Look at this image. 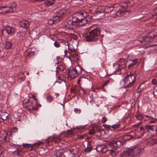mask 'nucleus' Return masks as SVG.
<instances>
[{
	"label": "nucleus",
	"mask_w": 157,
	"mask_h": 157,
	"mask_svg": "<svg viewBox=\"0 0 157 157\" xmlns=\"http://www.w3.org/2000/svg\"><path fill=\"white\" fill-rule=\"evenodd\" d=\"M124 141L122 138L114 139L109 143V145L111 148V149H107L105 145L102 144L97 146L96 149L98 152L101 153L107 152L112 157H115L118 153L117 148L124 144Z\"/></svg>",
	"instance_id": "nucleus-1"
},
{
	"label": "nucleus",
	"mask_w": 157,
	"mask_h": 157,
	"mask_svg": "<svg viewBox=\"0 0 157 157\" xmlns=\"http://www.w3.org/2000/svg\"><path fill=\"white\" fill-rule=\"evenodd\" d=\"M144 148L143 147H132L122 153L121 155V157H138L144 153Z\"/></svg>",
	"instance_id": "nucleus-2"
},
{
	"label": "nucleus",
	"mask_w": 157,
	"mask_h": 157,
	"mask_svg": "<svg viewBox=\"0 0 157 157\" xmlns=\"http://www.w3.org/2000/svg\"><path fill=\"white\" fill-rule=\"evenodd\" d=\"M101 30L99 28H95L89 30L86 33L85 36L86 41L93 42L97 41L100 35Z\"/></svg>",
	"instance_id": "nucleus-3"
},
{
	"label": "nucleus",
	"mask_w": 157,
	"mask_h": 157,
	"mask_svg": "<svg viewBox=\"0 0 157 157\" xmlns=\"http://www.w3.org/2000/svg\"><path fill=\"white\" fill-rule=\"evenodd\" d=\"M140 134V133L138 132L137 131H136L135 132H129V134L124 136L123 138L120 137L119 138H116L115 139H118L122 138L124 142V144L126 141L130 140L132 139H136L140 138L143 135H141Z\"/></svg>",
	"instance_id": "nucleus-4"
},
{
	"label": "nucleus",
	"mask_w": 157,
	"mask_h": 157,
	"mask_svg": "<svg viewBox=\"0 0 157 157\" xmlns=\"http://www.w3.org/2000/svg\"><path fill=\"white\" fill-rule=\"evenodd\" d=\"M63 24L65 27L70 29L73 30L78 26V22L72 17V19L67 20L63 22Z\"/></svg>",
	"instance_id": "nucleus-5"
},
{
	"label": "nucleus",
	"mask_w": 157,
	"mask_h": 157,
	"mask_svg": "<svg viewBox=\"0 0 157 157\" xmlns=\"http://www.w3.org/2000/svg\"><path fill=\"white\" fill-rule=\"evenodd\" d=\"M16 6L15 2H12L10 6L0 7V10H2L1 13H14L16 10Z\"/></svg>",
	"instance_id": "nucleus-6"
},
{
	"label": "nucleus",
	"mask_w": 157,
	"mask_h": 157,
	"mask_svg": "<svg viewBox=\"0 0 157 157\" xmlns=\"http://www.w3.org/2000/svg\"><path fill=\"white\" fill-rule=\"evenodd\" d=\"M23 106L25 108H26L29 110H37L36 106L34 105V101L25 100L23 101Z\"/></svg>",
	"instance_id": "nucleus-7"
},
{
	"label": "nucleus",
	"mask_w": 157,
	"mask_h": 157,
	"mask_svg": "<svg viewBox=\"0 0 157 157\" xmlns=\"http://www.w3.org/2000/svg\"><path fill=\"white\" fill-rule=\"evenodd\" d=\"M156 35V34L155 35L153 33L150 32L146 36H143L142 40H138L141 43L145 44L147 43L152 41Z\"/></svg>",
	"instance_id": "nucleus-8"
},
{
	"label": "nucleus",
	"mask_w": 157,
	"mask_h": 157,
	"mask_svg": "<svg viewBox=\"0 0 157 157\" xmlns=\"http://www.w3.org/2000/svg\"><path fill=\"white\" fill-rule=\"evenodd\" d=\"M86 13L84 12H77L73 15V17L79 23V21L82 20V18L86 16Z\"/></svg>",
	"instance_id": "nucleus-9"
},
{
	"label": "nucleus",
	"mask_w": 157,
	"mask_h": 157,
	"mask_svg": "<svg viewBox=\"0 0 157 157\" xmlns=\"http://www.w3.org/2000/svg\"><path fill=\"white\" fill-rule=\"evenodd\" d=\"M92 17L90 15L87 16L86 14V16L84 17L83 18H82L80 21L78 23V26H82L85 25L86 24L90 23L92 20Z\"/></svg>",
	"instance_id": "nucleus-10"
},
{
	"label": "nucleus",
	"mask_w": 157,
	"mask_h": 157,
	"mask_svg": "<svg viewBox=\"0 0 157 157\" xmlns=\"http://www.w3.org/2000/svg\"><path fill=\"white\" fill-rule=\"evenodd\" d=\"M71 10L69 9H62L56 12L55 13L62 18L65 15L69 14Z\"/></svg>",
	"instance_id": "nucleus-11"
},
{
	"label": "nucleus",
	"mask_w": 157,
	"mask_h": 157,
	"mask_svg": "<svg viewBox=\"0 0 157 157\" xmlns=\"http://www.w3.org/2000/svg\"><path fill=\"white\" fill-rule=\"evenodd\" d=\"M4 134L5 136L1 135L0 136V144H2L5 142H10L11 140L9 136L7 135V132H5Z\"/></svg>",
	"instance_id": "nucleus-12"
},
{
	"label": "nucleus",
	"mask_w": 157,
	"mask_h": 157,
	"mask_svg": "<svg viewBox=\"0 0 157 157\" xmlns=\"http://www.w3.org/2000/svg\"><path fill=\"white\" fill-rule=\"evenodd\" d=\"M124 81L135 82L136 81V76L133 73H130L129 74H127V76L123 79Z\"/></svg>",
	"instance_id": "nucleus-13"
},
{
	"label": "nucleus",
	"mask_w": 157,
	"mask_h": 157,
	"mask_svg": "<svg viewBox=\"0 0 157 157\" xmlns=\"http://www.w3.org/2000/svg\"><path fill=\"white\" fill-rule=\"evenodd\" d=\"M76 73L75 71V68H70L67 74V77H69L72 78H75L78 76Z\"/></svg>",
	"instance_id": "nucleus-14"
},
{
	"label": "nucleus",
	"mask_w": 157,
	"mask_h": 157,
	"mask_svg": "<svg viewBox=\"0 0 157 157\" xmlns=\"http://www.w3.org/2000/svg\"><path fill=\"white\" fill-rule=\"evenodd\" d=\"M95 130V134L98 137H100L101 136L102 132H104V130L102 128V127L101 126H96L94 128Z\"/></svg>",
	"instance_id": "nucleus-15"
},
{
	"label": "nucleus",
	"mask_w": 157,
	"mask_h": 157,
	"mask_svg": "<svg viewBox=\"0 0 157 157\" xmlns=\"http://www.w3.org/2000/svg\"><path fill=\"white\" fill-rule=\"evenodd\" d=\"M20 25L21 27L26 29L28 28L30 25L29 21L25 20L21 21L20 22Z\"/></svg>",
	"instance_id": "nucleus-16"
},
{
	"label": "nucleus",
	"mask_w": 157,
	"mask_h": 157,
	"mask_svg": "<svg viewBox=\"0 0 157 157\" xmlns=\"http://www.w3.org/2000/svg\"><path fill=\"white\" fill-rule=\"evenodd\" d=\"M0 114L1 115V120L2 121L6 120L9 117V114L4 110L0 111Z\"/></svg>",
	"instance_id": "nucleus-17"
},
{
	"label": "nucleus",
	"mask_w": 157,
	"mask_h": 157,
	"mask_svg": "<svg viewBox=\"0 0 157 157\" xmlns=\"http://www.w3.org/2000/svg\"><path fill=\"white\" fill-rule=\"evenodd\" d=\"M1 46L2 48L8 49L12 47L13 44L9 41H6L5 44H2Z\"/></svg>",
	"instance_id": "nucleus-18"
},
{
	"label": "nucleus",
	"mask_w": 157,
	"mask_h": 157,
	"mask_svg": "<svg viewBox=\"0 0 157 157\" xmlns=\"http://www.w3.org/2000/svg\"><path fill=\"white\" fill-rule=\"evenodd\" d=\"M5 30L9 34L13 35L15 33V30L13 27H10L9 26H7L5 28Z\"/></svg>",
	"instance_id": "nucleus-19"
},
{
	"label": "nucleus",
	"mask_w": 157,
	"mask_h": 157,
	"mask_svg": "<svg viewBox=\"0 0 157 157\" xmlns=\"http://www.w3.org/2000/svg\"><path fill=\"white\" fill-rule=\"evenodd\" d=\"M127 13L128 15H129L130 14L129 12L127 10L122 11L120 10L117 12L116 13V15L118 17H121L124 16V15Z\"/></svg>",
	"instance_id": "nucleus-20"
},
{
	"label": "nucleus",
	"mask_w": 157,
	"mask_h": 157,
	"mask_svg": "<svg viewBox=\"0 0 157 157\" xmlns=\"http://www.w3.org/2000/svg\"><path fill=\"white\" fill-rule=\"evenodd\" d=\"M49 140V141L54 140L55 143H58L60 142V139L58 136L54 135L51 137H49L47 139V140Z\"/></svg>",
	"instance_id": "nucleus-21"
},
{
	"label": "nucleus",
	"mask_w": 157,
	"mask_h": 157,
	"mask_svg": "<svg viewBox=\"0 0 157 157\" xmlns=\"http://www.w3.org/2000/svg\"><path fill=\"white\" fill-rule=\"evenodd\" d=\"M75 71L77 72V76L79 75L82 74V71H84V70L82 67L80 66H78L75 67Z\"/></svg>",
	"instance_id": "nucleus-22"
},
{
	"label": "nucleus",
	"mask_w": 157,
	"mask_h": 157,
	"mask_svg": "<svg viewBox=\"0 0 157 157\" xmlns=\"http://www.w3.org/2000/svg\"><path fill=\"white\" fill-rule=\"evenodd\" d=\"M56 1L55 0H45L44 1V4L47 6H49L55 4Z\"/></svg>",
	"instance_id": "nucleus-23"
},
{
	"label": "nucleus",
	"mask_w": 157,
	"mask_h": 157,
	"mask_svg": "<svg viewBox=\"0 0 157 157\" xmlns=\"http://www.w3.org/2000/svg\"><path fill=\"white\" fill-rule=\"evenodd\" d=\"M61 18H62L60 17L57 15H56V14L55 13L52 19V22L53 23H56L59 22L60 21Z\"/></svg>",
	"instance_id": "nucleus-24"
},
{
	"label": "nucleus",
	"mask_w": 157,
	"mask_h": 157,
	"mask_svg": "<svg viewBox=\"0 0 157 157\" xmlns=\"http://www.w3.org/2000/svg\"><path fill=\"white\" fill-rule=\"evenodd\" d=\"M124 82V84L126 85L124 87L126 88H129L132 87L135 82H133V81H132L131 82L129 81Z\"/></svg>",
	"instance_id": "nucleus-25"
},
{
	"label": "nucleus",
	"mask_w": 157,
	"mask_h": 157,
	"mask_svg": "<svg viewBox=\"0 0 157 157\" xmlns=\"http://www.w3.org/2000/svg\"><path fill=\"white\" fill-rule=\"evenodd\" d=\"M70 152L73 153L74 154H76L78 152V150L76 147L75 146L71 147L69 149Z\"/></svg>",
	"instance_id": "nucleus-26"
},
{
	"label": "nucleus",
	"mask_w": 157,
	"mask_h": 157,
	"mask_svg": "<svg viewBox=\"0 0 157 157\" xmlns=\"http://www.w3.org/2000/svg\"><path fill=\"white\" fill-rule=\"evenodd\" d=\"M144 117H145L147 118H150L154 120H156V118H154V117L151 116H150L148 115H144L143 116H142L140 114H138V115H137L136 117L139 120H143L144 119Z\"/></svg>",
	"instance_id": "nucleus-27"
},
{
	"label": "nucleus",
	"mask_w": 157,
	"mask_h": 157,
	"mask_svg": "<svg viewBox=\"0 0 157 157\" xmlns=\"http://www.w3.org/2000/svg\"><path fill=\"white\" fill-rule=\"evenodd\" d=\"M131 61V60H130ZM132 62L128 65V67L129 68H132V67L135 66L138 63V61L137 59H133L131 60Z\"/></svg>",
	"instance_id": "nucleus-28"
},
{
	"label": "nucleus",
	"mask_w": 157,
	"mask_h": 157,
	"mask_svg": "<svg viewBox=\"0 0 157 157\" xmlns=\"http://www.w3.org/2000/svg\"><path fill=\"white\" fill-rule=\"evenodd\" d=\"M92 150V146L91 145L90 142H88L87 147L85 149V152L88 153L90 152Z\"/></svg>",
	"instance_id": "nucleus-29"
},
{
	"label": "nucleus",
	"mask_w": 157,
	"mask_h": 157,
	"mask_svg": "<svg viewBox=\"0 0 157 157\" xmlns=\"http://www.w3.org/2000/svg\"><path fill=\"white\" fill-rule=\"evenodd\" d=\"M25 34L23 32L18 33H17V36L19 40H23Z\"/></svg>",
	"instance_id": "nucleus-30"
},
{
	"label": "nucleus",
	"mask_w": 157,
	"mask_h": 157,
	"mask_svg": "<svg viewBox=\"0 0 157 157\" xmlns=\"http://www.w3.org/2000/svg\"><path fill=\"white\" fill-rule=\"evenodd\" d=\"M31 98H34V105L35 106H36V107L37 108V110L38 109L37 107H40L41 106V105L40 104H38L37 102V99L36 98H34V96H32V97H31Z\"/></svg>",
	"instance_id": "nucleus-31"
},
{
	"label": "nucleus",
	"mask_w": 157,
	"mask_h": 157,
	"mask_svg": "<svg viewBox=\"0 0 157 157\" xmlns=\"http://www.w3.org/2000/svg\"><path fill=\"white\" fill-rule=\"evenodd\" d=\"M109 127H112L113 128V129H117L119 128L120 127V124L118 123L116 124H114L112 126L109 125Z\"/></svg>",
	"instance_id": "nucleus-32"
},
{
	"label": "nucleus",
	"mask_w": 157,
	"mask_h": 157,
	"mask_svg": "<svg viewBox=\"0 0 157 157\" xmlns=\"http://www.w3.org/2000/svg\"><path fill=\"white\" fill-rule=\"evenodd\" d=\"M145 128L144 126H142L140 128V131L139 132L137 131L140 133V134H142L143 135L141 137L144 135V133L145 132L144 131Z\"/></svg>",
	"instance_id": "nucleus-33"
},
{
	"label": "nucleus",
	"mask_w": 157,
	"mask_h": 157,
	"mask_svg": "<svg viewBox=\"0 0 157 157\" xmlns=\"http://www.w3.org/2000/svg\"><path fill=\"white\" fill-rule=\"evenodd\" d=\"M143 90L146 89L148 86L147 85H146L144 82L139 86Z\"/></svg>",
	"instance_id": "nucleus-34"
},
{
	"label": "nucleus",
	"mask_w": 157,
	"mask_h": 157,
	"mask_svg": "<svg viewBox=\"0 0 157 157\" xmlns=\"http://www.w3.org/2000/svg\"><path fill=\"white\" fill-rule=\"evenodd\" d=\"M46 99H47V101L49 102L53 101V97L50 95L47 96H46Z\"/></svg>",
	"instance_id": "nucleus-35"
},
{
	"label": "nucleus",
	"mask_w": 157,
	"mask_h": 157,
	"mask_svg": "<svg viewBox=\"0 0 157 157\" xmlns=\"http://www.w3.org/2000/svg\"><path fill=\"white\" fill-rule=\"evenodd\" d=\"M64 69L63 66L61 64H60L57 67V70H59L60 71H62Z\"/></svg>",
	"instance_id": "nucleus-36"
},
{
	"label": "nucleus",
	"mask_w": 157,
	"mask_h": 157,
	"mask_svg": "<svg viewBox=\"0 0 157 157\" xmlns=\"http://www.w3.org/2000/svg\"><path fill=\"white\" fill-rule=\"evenodd\" d=\"M63 153V152L62 150L61 149H60L57 152L56 154L57 155H60V156L61 157Z\"/></svg>",
	"instance_id": "nucleus-37"
},
{
	"label": "nucleus",
	"mask_w": 157,
	"mask_h": 157,
	"mask_svg": "<svg viewBox=\"0 0 157 157\" xmlns=\"http://www.w3.org/2000/svg\"><path fill=\"white\" fill-rule=\"evenodd\" d=\"M19 76H20V78L23 81L25 78V75L22 72H21L19 74Z\"/></svg>",
	"instance_id": "nucleus-38"
},
{
	"label": "nucleus",
	"mask_w": 157,
	"mask_h": 157,
	"mask_svg": "<svg viewBox=\"0 0 157 157\" xmlns=\"http://www.w3.org/2000/svg\"><path fill=\"white\" fill-rule=\"evenodd\" d=\"M144 48L143 47H140L138 49V51L139 52L140 54H142L144 53V51L143 49Z\"/></svg>",
	"instance_id": "nucleus-39"
},
{
	"label": "nucleus",
	"mask_w": 157,
	"mask_h": 157,
	"mask_svg": "<svg viewBox=\"0 0 157 157\" xmlns=\"http://www.w3.org/2000/svg\"><path fill=\"white\" fill-rule=\"evenodd\" d=\"M76 87L75 86L71 88V94L74 93L75 94L76 93Z\"/></svg>",
	"instance_id": "nucleus-40"
},
{
	"label": "nucleus",
	"mask_w": 157,
	"mask_h": 157,
	"mask_svg": "<svg viewBox=\"0 0 157 157\" xmlns=\"http://www.w3.org/2000/svg\"><path fill=\"white\" fill-rule=\"evenodd\" d=\"M151 130L156 132L157 131V126L156 125H152Z\"/></svg>",
	"instance_id": "nucleus-41"
},
{
	"label": "nucleus",
	"mask_w": 157,
	"mask_h": 157,
	"mask_svg": "<svg viewBox=\"0 0 157 157\" xmlns=\"http://www.w3.org/2000/svg\"><path fill=\"white\" fill-rule=\"evenodd\" d=\"M82 90L83 93L84 94L86 95H88L89 94H90L89 91L87 90L82 89Z\"/></svg>",
	"instance_id": "nucleus-42"
},
{
	"label": "nucleus",
	"mask_w": 157,
	"mask_h": 157,
	"mask_svg": "<svg viewBox=\"0 0 157 157\" xmlns=\"http://www.w3.org/2000/svg\"><path fill=\"white\" fill-rule=\"evenodd\" d=\"M74 111L75 113L78 114H79L81 113L80 109L77 108L74 109Z\"/></svg>",
	"instance_id": "nucleus-43"
},
{
	"label": "nucleus",
	"mask_w": 157,
	"mask_h": 157,
	"mask_svg": "<svg viewBox=\"0 0 157 157\" xmlns=\"http://www.w3.org/2000/svg\"><path fill=\"white\" fill-rule=\"evenodd\" d=\"M95 132H96V131H95V129H92L90 130V131L89 132V133L90 135H92L93 134H94V133H95Z\"/></svg>",
	"instance_id": "nucleus-44"
},
{
	"label": "nucleus",
	"mask_w": 157,
	"mask_h": 157,
	"mask_svg": "<svg viewBox=\"0 0 157 157\" xmlns=\"http://www.w3.org/2000/svg\"><path fill=\"white\" fill-rule=\"evenodd\" d=\"M153 94L154 95L157 96V86L154 88Z\"/></svg>",
	"instance_id": "nucleus-45"
},
{
	"label": "nucleus",
	"mask_w": 157,
	"mask_h": 157,
	"mask_svg": "<svg viewBox=\"0 0 157 157\" xmlns=\"http://www.w3.org/2000/svg\"><path fill=\"white\" fill-rule=\"evenodd\" d=\"M155 140L154 139H152L150 142V145H153L155 144H156Z\"/></svg>",
	"instance_id": "nucleus-46"
},
{
	"label": "nucleus",
	"mask_w": 157,
	"mask_h": 157,
	"mask_svg": "<svg viewBox=\"0 0 157 157\" xmlns=\"http://www.w3.org/2000/svg\"><path fill=\"white\" fill-rule=\"evenodd\" d=\"M54 44L56 47L57 48H59L60 46V44L57 41H55Z\"/></svg>",
	"instance_id": "nucleus-47"
},
{
	"label": "nucleus",
	"mask_w": 157,
	"mask_h": 157,
	"mask_svg": "<svg viewBox=\"0 0 157 157\" xmlns=\"http://www.w3.org/2000/svg\"><path fill=\"white\" fill-rule=\"evenodd\" d=\"M152 125H147L145 126V128L147 129L148 130H151Z\"/></svg>",
	"instance_id": "nucleus-48"
},
{
	"label": "nucleus",
	"mask_w": 157,
	"mask_h": 157,
	"mask_svg": "<svg viewBox=\"0 0 157 157\" xmlns=\"http://www.w3.org/2000/svg\"><path fill=\"white\" fill-rule=\"evenodd\" d=\"M109 80H107L105 81L104 82V83L102 85V86L104 87V86H106V85H107L109 82Z\"/></svg>",
	"instance_id": "nucleus-49"
},
{
	"label": "nucleus",
	"mask_w": 157,
	"mask_h": 157,
	"mask_svg": "<svg viewBox=\"0 0 157 157\" xmlns=\"http://www.w3.org/2000/svg\"><path fill=\"white\" fill-rule=\"evenodd\" d=\"M152 83L153 84L156 85L157 84V81L156 79H154L152 80Z\"/></svg>",
	"instance_id": "nucleus-50"
},
{
	"label": "nucleus",
	"mask_w": 157,
	"mask_h": 157,
	"mask_svg": "<svg viewBox=\"0 0 157 157\" xmlns=\"http://www.w3.org/2000/svg\"><path fill=\"white\" fill-rule=\"evenodd\" d=\"M107 120V119L105 117H103L102 119V121L103 123L105 122Z\"/></svg>",
	"instance_id": "nucleus-51"
},
{
	"label": "nucleus",
	"mask_w": 157,
	"mask_h": 157,
	"mask_svg": "<svg viewBox=\"0 0 157 157\" xmlns=\"http://www.w3.org/2000/svg\"><path fill=\"white\" fill-rule=\"evenodd\" d=\"M137 91L139 93H140L141 91H143V90L139 86L137 89Z\"/></svg>",
	"instance_id": "nucleus-52"
},
{
	"label": "nucleus",
	"mask_w": 157,
	"mask_h": 157,
	"mask_svg": "<svg viewBox=\"0 0 157 157\" xmlns=\"http://www.w3.org/2000/svg\"><path fill=\"white\" fill-rule=\"evenodd\" d=\"M31 144H23V146H24V147H26L29 146V145H30Z\"/></svg>",
	"instance_id": "nucleus-53"
},
{
	"label": "nucleus",
	"mask_w": 157,
	"mask_h": 157,
	"mask_svg": "<svg viewBox=\"0 0 157 157\" xmlns=\"http://www.w3.org/2000/svg\"><path fill=\"white\" fill-rule=\"evenodd\" d=\"M82 78V77H80L78 80V84H80V82L81 81V79Z\"/></svg>",
	"instance_id": "nucleus-54"
},
{
	"label": "nucleus",
	"mask_w": 157,
	"mask_h": 157,
	"mask_svg": "<svg viewBox=\"0 0 157 157\" xmlns=\"http://www.w3.org/2000/svg\"><path fill=\"white\" fill-rule=\"evenodd\" d=\"M17 112H15L13 114V116L16 118H17L18 117V116L16 115V114H17Z\"/></svg>",
	"instance_id": "nucleus-55"
},
{
	"label": "nucleus",
	"mask_w": 157,
	"mask_h": 157,
	"mask_svg": "<svg viewBox=\"0 0 157 157\" xmlns=\"http://www.w3.org/2000/svg\"><path fill=\"white\" fill-rule=\"evenodd\" d=\"M72 131L71 130H68L67 132V134L68 135H71L72 133Z\"/></svg>",
	"instance_id": "nucleus-56"
},
{
	"label": "nucleus",
	"mask_w": 157,
	"mask_h": 157,
	"mask_svg": "<svg viewBox=\"0 0 157 157\" xmlns=\"http://www.w3.org/2000/svg\"><path fill=\"white\" fill-rule=\"evenodd\" d=\"M119 6V5L118 4H115L113 5V8H116L117 7Z\"/></svg>",
	"instance_id": "nucleus-57"
},
{
	"label": "nucleus",
	"mask_w": 157,
	"mask_h": 157,
	"mask_svg": "<svg viewBox=\"0 0 157 157\" xmlns=\"http://www.w3.org/2000/svg\"><path fill=\"white\" fill-rule=\"evenodd\" d=\"M86 135H82L80 136V138L81 139H83L84 138V136H86Z\"/></svg>",
	"instance_id": "nucleus-58"
},
{
	"label": "nucleus",
	"mask_w": 157,
	"mask_h": 157,
	"mask_svg": "<svg viewBox=\"0 0 157 157\" xmlns=\"http://www.w3.org/2000/svg\"><path fill=\"white\" fill-rule=\"evenodd\" d=\"M124 61V59H123L122 58L120 59L119 61L121 62H123Z\"/></svg>",
	"instance_id": "nucleus-59"
},
{
	"label": "nucleus",
	"mask_w": 157,
	"mask_h": 157,
	"mask_svg": "<svg viewBox=\"0 0 157 157\" xmlns=\"http://www.w3.org/2000/svg\"><path fill=\"white\" fill-rule=\"evenodd\" d=\"M155 122V121L154 120L151 121L149 122L150 123H154Z\"/></svg>",
	"instance_id": "nucleus-60"
},
{
	"label": "nucleus",
	"mask_w": 157,
	"mask_h": 157,
	"mask_svg": "<svg viewBox=\"0 0 157 157\" xmlns=\"http://www.w3.org/2000/svg\"><path fill=\"white\" fill-rule=\"evenodd\" d=\"M52 157H61L60 156V155H54L52 156Z\"/></svg>",
	"instance_id": "nucleus-61"
},
{
	"label": "nucleus",
	"mask_w": 157,
	"mask_h": 157,
	"mask_svg": "<svg viewBox=\"0 0 157 157\" xmlns=\"http://www.w3.org/2000/svg\"><path fill=\"white\" fill-rule=\"evenodd\" d=\"M140 124H135L134 125V127H138V126Z\"/></svg>",
	"instance_id": "nucleus-62"
},
{
	"label": "nucleus",
	"mask_w": 157,
	"mask_h": 157,
	"mask_svg": "<svg viewBox=\"0 0 157 157\" xmlns=\"http://www.w3.org/2000/svg\"><path fill=\"white\" fill-rule=\"evenodd\" d=\"M155 13L156 14H157V8H156V9L155 10Z\"/></svg>",
	"instance_id": "nucleus-63"
},
{
	"label": "nucleus",
	"mask_w": 157,
	"mask_h": 157,
	"mask_svg": "<svg viewBox=\"0 0 157 157\" xmlns=\"http://www.w3.org/2000/svg\"><path fill=\"white\" fill-rule=\"evenodd\" d=\"M155 140L156 144H157V138L154 139Z\"/></svg>",
	"instance_id": "nucleus-64"
}]
</instances>
